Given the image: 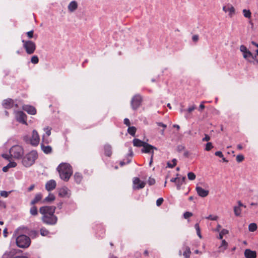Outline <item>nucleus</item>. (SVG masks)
<instances>
[{
	"instance_id": "nucleus-1",
	"label": "nucleus",
	"mask_w": 258,
	"mask_h": 258,
	"mask_svg": "<svg viewBox=\"0 0 258 258\" xmlns=\"http://www.w3.org/2000/svg\"><path fill=\"white\" fill-rule=\"evenodd\" d=\"M57 170L59 172L60 178L65 181H68L73 174L71 166L67 163L60 164L57 167Z\"/></svg>"
},
{
	"instance_id": "nucleus-2",
	"label": "nucleus",
	"mask_w": 258,
	"mask_h": 258,
	"mask_svg": "<svg viewBox=\"0 0 258 258\" xmlns=\"http://www.w3.org/2000/svg\"><path fill=\"white\" fill-rule=\"evenodd\" d=\"M37 157V152L35 150L31 151L23 157L22 163L26 167H30L34 164Z\"/></svg>"
},
{
	"instance_id": "nucleus-3",
	"label": "nucleus",
	"mask_w": 258,
	"mask_h": 258,
	"mask_svg": "<svg viewBox=\"0 0 258 258\" xmlns=\"http://www.w3.org/2000/svg\"><path fill=\"white\" fill-rule=\"evenodd\" d=\"M14 236L16 237V243L18 246L21 248L28 247L30 244V239L25 235H21L16 237V231L15 232Z\"/></svg>"
},
{
	"instance_id": "nucleus-4",
	"label": "nucleus",
	"mask_w": 258,
	"mask_h": 258,
	"mask_svg": "<svg viewBox=\"0 0 258 258\" xmlns=\"http://www.w3.org/2000/svg\"><path fill=\"white\" fill-rule=\"evenodd\" d=\"M11 157L16 159L22 158L24 154V150L20 145L13 146L10 150Z\"/></svg>"
},
{
	"instance_id": "nucleus-5",
	"label": "nucleus",
	"mask_w": 258,
	"mask_h": 258,
	"mask_svg": "<svg viewBox=\"0 0 258 258\" xmlns=\"http://www.w3.org/2000/svg\"><path fill=\"white\" fill-rule=\"evenodd\" d=\"M25 141L29 142L31 145L33 146H37L40 142V137L38 132L34 130L32 131L31 137L30 139H28L27 137H24Z\"/></svg>"
},
{
	"instance_id": "nucleus-6",
	"label": "nucleus",
	"mask_w": 258,
	"mask_h": 258,
	"mask_svg": "<svg viewBox=\"0 0 258 258\" xmlns=\"http://www.w3.org/2000/svg\"><path fill=\"white\" fill-rule=\"evenodd\" d=\"M22 42L23 47L25 49L26 52L29 54L33 53L36 49V45L32 41H25L23 40Z\"/></svg>"
},
{
	"instance_id": "nucleus-7",
	"label": "nucleus",
	"mask_w": 258,
	"mask_h": 258,
	"mask_svg": "<svg viewBox=\"0 0 258 258\" xmlns=\"http://www.w3.org/2000/svg\"><path fill=\"white\" fill-rule=\"evenodd\" d=\"M56 208L54 206H43L39 209L40 213L43 216H50L55 213Z\"/></svg>"
},
{
	"instance_id": "nucleus-8",
	"label": "nucleus",
	"mask_w": 258,
	"mask_h": 258,
	"mask_svg": "<svg viewBox=\"0 0 258 258\" xmlns=\"http://www.w3.org/2000/svg\"><path fill=\"white\" fill-rule=\"evenodd\" d=\"M42 221L47 224L54 225L57 222V218L53 214V215L51 214L50 216H43Z\"/></svg>"
},
{
	"instance_id": "nucleus-9",
	"label": "nucleus",
	"mask_w": 258,
	"mask_h": 258,
	"mask_svg": "<svg viewBox=\"0 0 258 258\" xmlns=\"http://www.w3.org/2000/svg\"><path fill=\"white\" fill-rule=\"evenodd\" d=\"M16 119L20 123L27 124L26 115L22 111H14Z\"/></svg>"
},
{
	"instance_id": "nucleus-10",
	"label": "nucleus",
	"mask_w": 258,
	"mask_h": 258,
	"mask_svg": "<svg viewBox=\"0 0 258 258\" xmlns=\"http://www.w3.org/2000/svg\"><path fill=\"white\" fill-rule=\"evenodd\" d=\"M223 11L228 13V16L230 18L233 17L235 15V9L234 7L230 4H227L224 6L222 8Z\"/></svg>"
},
{
	"instance_id": "nucleus-11",
	"label": "nucleus",
	"mask_w": 258,
	"mask_h": 258,
	"mask_svg": "<svg viewBox=\"0 0 258 258\" xmlns=\"http://www.w3.org/2000/svg\"><path fill=\"white\" fill-rule=\"evenodd\" d=\"M133 188L134 190L140 189L144 188L145 186V182L141 180L138 177H135L133 180Z\"/></svg>"
},
{
	"instance_id": "nucleus-12",
	"label": "nucleus",
	"mask_w": 258,
	"mask_h": 258,
	"mask_svg": "<svg viewBox=\"0 0 258 258\" xmlns=\"http://www.w3.org/2000/svg\"><path fill=\"white\" fill-rule=\"evenodd\" d=\"M142 98L139 95H135L131 101V106L133 109H137L141 105Z\"/></svg>"
},
{
	"instance_id": "nucleus-13",
	"label": "nucleus",
	"mask_w": 258,
	"mask_h": 258,
	"mask_svg": "<svg viewBox=\"0 0 258 258\" xmlns=\"http://www.w3.org/2000/svg\"><path fill=\"white\" fill-rule=\"evenodd\" d=\"M2 105L6 109H10L14 107H17L18 104L11 99H7L3 101Z\"/></svg>"
},
{
	"instance_id": "nucleus-14",
	"label": "nucleus",
	"mask_w": 258,
	"mask_h": 258,
	"mask_svg": "<svg viewBox=\"0 0 258 258\" xmlns=\"http://www.w3.org/2000/svg\"><path fill=\"white\" fill-rule=\"evenodd\" d=\"M154 149L157 150L156 147L146 143L143 147L142 152L145 153H151L153 155Z\"/></svg>"
},
{
	"instance_id": "nucleus-15",
	"label": "nucleus",
	"mask_w": 258,
	"mask_h": 258,
	"mask_svg": "<svg viewBox=\"0 0 258 258\" xmlns=\"http://www.w3.org/2000/svg\"><path fill=\"white\" fill-rule=\"evenodd\" d=\"M70 195V190L66 186L62 187L58 189V196L60 197H69Z\"/></svg>"
},
{
	"instance_id": "nucleus-16",
	"label": "nucleus",
	"mask_w": 258,
	"mask_h": 258,
	"mask_svg": "<svg viewBox=\"0 0 258 258\" xmlns=\"http://www.w3.org/2000/svg\"><path fill=\"white\" fill-rule=\"evenodd\" d=\"M78 8V4L75 1H71L68 6V10L70 13H74Z\"/></svg>"
},
{
	"instance_id": "nucleus-17",
	"label": "nucleus",
	"mask_w": 258,
	"mask_h": 258,
	"mask_svg": "<svg viewBox=\"0 0 258 258\" xmlns=\"http://www.w3.org/2000/svg\"><path fill=\"white\" fill-rule=\"evenodd\" d=\"M196 189L198 195L202 198L207 197L209 192L208 190H206L199 186L196 187Z\"/></svg>"
},
{
	"instance_id": "nucleus-18",
	"label": "nucleus",
	"mask_w": 258,
	"mask_h": 258,
	"mask_svg": "<svg viewBox=\"0 0 258 258\" xmlns=\"http://www.w3.org/2000/svg\"><path fill=\"white\" fill-rule=\"evenodd\" d=\"M56 186V183L54 180L48 181L45 184V188L48 191H51L54 189Z\"/></svg>"
},
{
	"instance_id": "nucleus-19",
	"label": "nucleus",
	"mask_w": 258,
	"mask_h": 258,
	"mask_svg": "<svg viewBox=\"0 0 258 258\" xmlns=\"http://www.w3.org/2000/svg\"><path fill=\"white\" fill-rule=\"evenodd\" d=\"M23 109L30 114L34 115L36 113V109L32 106L28 105H24L23 106Z\"/></svg>"
},
{
	"instance_id": "nucleus-20",
	"label": "nucleus",
	"mask_w": 258,
	"mask_h": 258,
	"mask_svg": "<svg viewBox=\"0 0 258 258\" xmlns=\"http://www.w3.org/2000/svg\"><path fill=\"white\" fill-rule=\"evenodd\" d=\"M244 255L247 258H255L256 256V253L255 251L246 249L244 251Z\"/></svg>"
},
{
	"instance_id": "nucleus-21",
	"label": "nucleus",
	"mask_w": 258,
	"mask_h": 258,
	"mask_svg": "<svg viewBox=\"0 0 258 258\" xmlns=\"http://www.w3.org/2000/svg\"><path fill=\"white\" fill-rule=\"evenodd\" d=\"M16 253V250L12 249L9 251H7L3 255V258H14V256Z\"/></svg>"
},
{
	"instance_id": "nucleus-22",
	"label": "nucleus",
	"mask_w": 258,
	"mask_h": 258,
	"mask_svg": "<svg viewBox=\"0 0 258 258\" xmlns=\"http://www.w3.org/2000/svg\"><path fill=\"white\" fill-rule=\"evenodd\" d=\"M51 128L49 126L46 127L44 128V131L45 132V134L43 136V143H48L49 141L48 139H45V137H48L51 135Z\"/></svg>"
},
{
	"instance_id": "nucleus-23",
	"label": "nucleus",
	"mask_w": 258,
	"mask_h": 258,
	"mask_svg": "<svg viewBox=\"0 0 258 258\" xmlns=\"http://www.w3.org/2000/svg\"><path fill=\"white\" fill-rule=\"evenodd\" d=\"M228 247V243L225 240H222L221 244L218 247V252H223Z\"/></svg>"
},
{
	"instance_id": "nucleus-24",
	"label": "nucleus",
	"mask_w": 258,
	"mask_h": 258,
	"mask_svg": "<svg viewBox=\"0 0 258 258\" xmlns=\"http://www.w3.org/2000/svg\"><path fill=\"white\" fill-rule=\"evenodd\" d=\"M42 197H43V196H42V194H41V193L37 194L35 195L34 199L31 201V202L30 203L31 205H34L35 204L37 203L38 202L41 201L42 199Z\"/></svg>"
},
{
	"instance_id": "nucleus-25",
	"label": "nucleus",
	"mask_w": 258,
	"mask_h": 258,
	"mask_svg": "<svg viewBox=\"0 0 258 258\" xmlns=\"http://www.w3.org/2000/svg\"><path fill=\"white\" fill-rule=\"evenodd\" d=\"M54 200L55 196L52 194H49L47 197H46L43 201H41V203L44 204L46 203H51Z\"/></svg>"
},
{
	"instance_id": "nucleus-26",
	"label": "nucleus",
	"mask_w": 258,
	"mask_h": 258,
	"mask_svg": "<svg viewBox=\"0 0 258 258\" xmlns=\"http://www.w3.org/2000/svg\"><path fill=\"white\" fill-rule=\"evenodd\" d=\"M41 148L45 154H49L52 151V148L50 146H45L43 144H41Z\"/></svg>"
},
{
	"instance_id": "nucleus-27",
	"label": "nucleus",
	"mask_w": 258,
	"mask_h": 258,
	"mask_svg": "<svg viewBox=\"0 0 258 258\" xmlns=\"http://www.w3.org/2000/svg\"><path fill=\"white\" fill-rule=\"evenodd\" d=\"M133 143L134 146L136 147H143L144 144L146 143V142H143L138 139H135L133 140Z\"/></svg>"
},
{
	"instance_id": "nucleus-28",
	"label": "nucleus",
	"mask_w": 258,
	"mask_h": 258,
	"mask_svg": "<svg viewBox=\"0 0 258 258\" xmlns=\"http://www.w3.org/2000/svg\"><path fill=\"white\" fill-rule=\"evenodd\" d=\"M74 177L76 182L78 184L80 183L83 179L82 175L79 172L75 173Z\"/></svg>"
},
{
	"instance_id": "nucleus-29",
	"label": "nucleus",
	"mask_w": 258,
	"mask_h": 258,
	"mask_svg": "<svg viewBox=\"0 0 258 258\" xmlns=\"http://www.w3.org/2000/svg\"><path fill=\"white\" fill-rule=\"evenodd\" d=\"M157 125L160 127V128H162V129L160 130V133L162 135H164V131L165 128L167 127V125L165 124H164L162 122H157L156 123Z\"/></svg>"
},
{
	"instance_id": "nucleus-30",
	"label": "nucleus",
	"mask_w": 258,
	"mask_h": 258,
	"mask_svg": "<svg viewBox=\"0 0 258 258\" xmlns=\"http://www.w3.org/2000/svg\"><path fill=\"white\" fill-rule=\"evenodd\" d=\"M104 151H105V154L108 156H110L111 155V147L109 145H106L104 146Z\"/></svg>"
},
{
	"instance_id": "nucleus-31",
	"label": "nucleus",
	"mask_w": 258,
	"mask_h": 258,
	"mask_svg": "<svg viewBox=\"0 0 258 258\" xmlns=\"http://www.w3.org/2000/svg\"><path fill=\"white\" fill-rule=\"evenodd\" d=\"M242 13L244 17L247 19H250L251 17V13L249 10L243 9L242 10Z\"/></svg>"
},
{
	"instance_id": "nucleus-32",
	"label": "nucleus",
	"mask_w": 258,
	"mask_h": 258,
	"mask_svg": "<svg viewBox=\"0 0 258 258\" xmlns=\"http://www.w3.org/2000/svg\"><path fill=\"white\" fill-rule=\"evenodd\" d=\"M137 129L135 126H129L127 130V132L132 136H135Z\"/></svg>"
},
{
	"instance_id": "nucleus-33",
	"label": "nucleus",
	"mask_w": 258,
	"mask_h": 258,
	"mask_svg": "<svg viewBox=\"0 0 258 258\" xmlns=\"http://www.w3.org/2000/svg\"><path fill=\"white\" fill-rule=\"evenodd\" d=\"M191 251L190 248L188 247H186L185 249V250L183 252V255L185 258H189L190 256Z\"/></svg>"
},
{
	"instance_id": "nucleus-34",
	"label": "nucleus",
	"mask_w": 258,
	"mask_h": 258,
	"mask_svg": "<svg viewBox=\"0 0 258 258\" xmlns=\"http://www.w3.org/2000/svg\"><path fill=\"white\" fill-rule=\"evenodd\" d=\"M228 233V231L227 229H223L219 233L218 238L220 239H222L223 236Z\"/></svg>"
},
{
	"instance_id": "nucleus-35",
	"label": "nucleus",
	"mask_w": 258,
	"mask_h": 258,
	"mask_svg": "<svg viewBox=\"0 0 258 258\" xmlns=\"http://www.w3.org/2000/svg\"><path fill=\"white\" fill-rule=\"evenodd\" d=\"M12 192V190L7 191L5 190H2L0 191V197L4 198H7L9 195Z\"/></svg>"
},
{
	"instance_id": "nucleus-36",
	"label": "nucleus",
	"mask_w": 258,
	"mask_h": 258,
	"mask_svg": "<svg viewBox=\"0 0 258 258\" xmlns=\"http://www.w3.org/2000/svg\"><path fill=\"white\" fill-rule=\"evenodd\" d=\"M234 212L235 216H239L241 214V210L239 207L235 206L234 207Z\"/></svg>"
},
{
	"instance_id": "nucleus-37",
	"label": "nucleus",
	"mask_w": 258,
	"mask_h": 258,
	"mask_svg": "<svg viewBox=\"0 0 258 258\" xmlns=\"http://www.w3.org/2000/svg\"><path fill=\"white\" fill-rule=\"evenodd\" d=\"M257 225L255 223H252L249 225L248 229L251 232H253L256 230Z\"/></svg>"
},
{
	"instance_id": "nucleus-38",
	"label": "nucleus",
	"mask_w": 258,
	"mask_h": 258,
	"mask_svg": "<svg viewBox=\"0 0 258 258\" xmlns=\"http://www.w3.org/2000/svg\"><path fill=\"white\" fill-rule=\"evenodd\" d=\"M30 212L32 215H37L38 214L37 208L35 206H32L30 209Z\"/></svg>"
},
{
	"instance_id": "nucleus-39",
	"label": "nucleus",
	"mask_w": 258,
	"mask_h": 258,
	"mask_svg": "<svg viewBox=\"0 0 258 258\" xmlns=\"http://www.w3.org/2000/svg\"><path fill=\"white\" fill-rule=\"evenodd\" d=\"M195 228L197 231V235L200 238H201L202 235H201V232H200V228L199 224L198 223L196 224L195 225Z\"/></svg>"
},
{
	"instance_id": "nucleus-40",
	"label": "nucleus",
	"mask_w": 258,
	"mask_h": 258,
	"mask_svg": "<svg viewBox=\"0 0 258 258\" xmlns=\"http://www.w3.org/2000/svg\"><path fill=\"white\" fill-rule=\"evenodd\" d=\"M185 179V177H182L181 178H180L179 182L178 181H177V188L178 189H180V186L182 185V184L184 182V180Z\"/></svg>"
},
{
	"instance_id": "nucleus-41",
	"label": "nucleus",
	"mask_w": 258,
	"mask_h": 258,
	"mask_svg": "<svg viewBox=\"0 0 258 258\" xmlns=\"http://www.w3.org/2000/svg\"><path fill=\"white\" fill-rule=\"evenodd\" d=\"M40 234L43 236H47L49 234V231L45 228H42L40 229Z\"/></svg>"
},
{
	"instance_id": "nucleus-42",
	"label": "nucleus",
	"mask_w": 258,
	"mask_h": 258,
	"mask_svg": "<svg viewBox=\"0 0 258 258\" xmlns=\"http://www.w3.org/2000/svg\"><path fill=\"white\" fill-rule=\"evenodd\" d=\"M252 56V53L248 50L245 52L243 53V56L244 58L248 59Z\"/></svg>"
},
{
	"instance_id": "nucleus-43",
	"label": "nucleus",
	"mask_w": 258,
	"mask_h": 258,
	"mask_svg": "<svg viewBox=\"0 0 258 258\" xmlns=\"http://www.w3.org/2000/svg\"><path fill=\"white\" fill-rule=\"evenodd\" d=\"M39 61V59L37 56L34 55L31 57V62L34 64H37Z\"/></svg>"
},
{
	"instance_id": "nucleus-44",
	"label": "nucleus",
	"mask_w": 258,
	"mask_h": 258,
	"mask_svg": "<svg viewBox=\"0 0 258 258\" xmlns=\"http://www.w3.org/2000/svg\"><path fill=\"white\" fill-rule=\"evenodd\" d=\"M176 162H177V160L176 159H173L172 160V163H168V166L169 167H170V168H173V167H174L176 164Z\"/></svg>"
},
{
	"instance_id": "nucleus-45",
	"label": "nucleus",
	"mask_w": 258,
	"mask_h": 258,
	"mask_svg": "<svg viewBox=\"0 0 258 258\" xmlns=\"http://www.w3.org/2000/svg\"><path fill=\"white\" fill-rule=\"evenodd\" d=\"M187 177L189 180H192L196 178V175L193 172H189Z\"/></svg>"
},
{
	"instance_id": "nucleus-46",
	"label": "nucleus",
	"mask_w": 258,
	"mask_h": 258,
	"mask_svg": "<svg viewBox=\"0 0 258 258\" xmlns=\"http://www.w3.org/2000/svg\"><path fill=\"white\" fill-rule=\"evenodd\" d=\"M206 218L207 219H210L211 220L216 221L218 219V217L216 215H210L208 217H207Z\"/></svg>"
},
{
	"instance_id": "nucleus-47",
	"label": "nucleus",
	"mask_w": 258,
	"mask_h": 258,
	"mask_svg": "<svg viewBox=\"0 0 258 258\" xmlns=\"http://www.w3.org/2000/svg\"><path fill=\"white\" fill-rule=\"evenodd\" d=\"M213 148L212 144L211 142H209L206 144L205 150L206 151H209Z\"/></svg>"
},
{
	"instance_id": "nucleus-48",
	"label": "nucleus",
	"mask_w": 258,
	"mask_h": 258,
	"mask_svg": "<svg viewBox=\"0 0 258 258\" xmlns=\"http://www.w3.org/2000/svg\"><path fill=\"white\" fill-rule=\"evenodd\" d=\"M192 216V213L189 212H186L183 214V217L185 219H187L188 218L191 217Z\"/></svg>"
},
{
	"instance_id": "nucleus-49",
	"label": "nucleus",
	"mask_w": 258,
	"mask_h": 258,
	"mask_svg": "<svg viewBox=\"0 0 258 258\" xmlns=\"http://www.w3.org/2000/svg\"><path fill=\"white\" fill-rule=\"evenodd\" d=\"M243 159H244V157L242 155H238L236 156V160L238 162H240L242 161L243 160Z\"/></svg>"
},
{
	"instance_id": "nucleus-50",
	"label": "nucleus",
	"mask_w": 258,
	"mask_h": 258,
	"mask_svg": "<svg viewBox=\"0 0 258 258\" xmlns=\"http://www.w3.org/2000/svg\"><path fill=\"white\" fill-rule=\"evenodd\" d=\"M148 183L150 185H152L155 184V180L151 177H150L148 180Z\"/></svg>"
},
{
	"instance_id": "nucleus-51",
	"label": "nucleus",
	"mask_w": 258,
	"mask_h": 258,
	"mask_svg": "<svg viewBox=\"0 0 258 258\" xmlns=\"http://www.w3.org/2000/svg\"><path fill=\"white\" fill-rule=\"evenodd\" d=\"M163 199L161 198H159L157 201H156V205L157 206H160L162 205V204L163 203Z\"/></svg>"
},
{
	"instance_id": "nucleus-52",
	"label": "nucleus",
	"mask_w": 258,
	"mask_h": 258,
	"mask_svg": "<svg viewBox=\"0 0 258 258\" xmlns=\"http://www.w3.org/2000/svg\"><path fill=\"white\" fill-rule=\"evenodd\" d=\"M240 50L243 53H244V52H245L246 51L248 50V49H247V48L244 46V45H241L240 47Z\"/></svg>"
},
{
	"instance_id": "nucleus-53",
	"label": "nucleus",
	"mask_w": 258,
	"mask_h": 258,
	"mask_svg": "<svg viewBox=\"0 0 258 258\" xmlns=\"http://www.w3.org/2000/svg\"><path fill=\"white\" fill-rule=\"evenodd\" d=\"M8 167L10 168L15 167L17 165V163L15 162H10L8 165Z\"/></svg>"
},
{
	"instance_id": "nucleus-54",
	"label": "nucleus",
	"mask_w": 258,
	"mask_h": 258,
	"mask_svg": "<svg viewBox=\"0 0 258 258\" xmlns=\"http://www.w3.org/2000/svg\"><path fill=\"white\" fill-rule=\"evenodd\" d=\"M27 35L29 38H31L33 36V31H30L27 32Z\"/></svg>"
},
{
	"instance_id": "nucleus-55",
	"label": "nucleus",
	"mask_w": 258,
	"mask_h": 258,
	"mask_svg": "<svg viewBox=\"0 0 258 258\" xmlns=\"http://www.w3.org/2000/svg\"><path fill=\"white\" fill-rule=\"evenodd\" d=\"M215 155L220 158H223V155L221 151H217L215 153Z\"/></svg>"
},
{
	"instance_id": "nucleus-56",
	"label": "nucleus",
	"mask_w": 258,
	"mask_h": 258,
	"mask_svg": "<svg viewBox=\"0 0 258 258\" xmlns=\"http://www.w3.org/2000/svg\"><path fill=\"white\" fill-rule=\"evenodd\" d=\"M192 40L193 41H194L195 42H197L199 40V36L197 35H195L192 36Z\"/></svg>"
},
{
	"instance_id": "nucleus-57",
	"label": "nucleus",
	"mask_w": 258,
	"mask_h": 258,
	"mask_svg": "<svg viewBox=\"0 0 258 258\" xmlns=\"http://www.w3.org/2000/svg\"><path fill=\"white\" fill-rule=\"evenodd\" d=\"M179 180H180V178H178V177L172 178V179H170L171 182H175L176 183H177V181H178V182H179Z\"/></svg>"
},
{
	"instance_id": "nucleus-58",
	"label": "nucleus",
	"mask_w": 258,
	"mask_h": 258,
	"mask_svg": "<svg viewBox=\"0 0 258 258\" xmlns=\"http://www.w3.org/2000/svg\"><path fill=\"white\" fill-rule=\"evenodd\" d=\"M210 140V137L207 135H205V137L203 139V141L206 142V141H209Z\"/></svg>"
},
{
	"instance_id": "nucleus-59",
	"label": "nucleus",
	"mask_w": 258,
	"mask_h": 258,
	"mask_svg": "<svg viewBox=\"0 0 258 258\" xmlns=\"http://www.w3.org/2000/svg\"><path fill=\"white\" fill-rule=\"evenodd\" d=\"M124 123L127 126H130V120L127 118H125L124 119Z\"/></svg>"
},
{
	"instance_id": "nucleus-60",
	"label": "nucleus",
	"mask_w": 258,
	"mask_h": 258,
	"mask_svg": "<svg viewBox=\"0 0 258 258\" xmlns=\"http://www.w3.org/2000/svg\"><path fill=\"white\" fill-rule=\"evenodd\" d=\"M196 108V106L195 105H193L190 107H189L187 109V111L189 112H191V111H192L194 110H195Z\"/></svg>"
},
{
	"instance_id": "nucleus-61",
	"label": "nucleus",
	"mask_w": 258,
	"mask_h": 258,
	"mask_svg": "<svg viewBox=\"0 0 258 258\" xmlns=\"http://www.w3.org/2000/svg\"><path fill=\"white\" fill-rule=\"evenodd\" d=\"M9 169V167H8V165H7L6 166H5L3 167V171L5 172H6L8 171Z\"/></svg>"
},
{
	"instance_id": "nucleus-62",
	"label": "nucleus",
	"mask_w": 258,
	"mask_h": 258,
	"mask_svg": "<svg viewBox=\"0 0 258 258\" xmlns=\"http://www.w3.org/2000/svg\"><path fill=\"white\" fill-rule=\"evenodd\" d=\"M2 157L7 160H9L10 159L9 155L7 154H3Z\"/></svg>"
},
{
	"instance_id": "nucleus-63",
	"label": "nucleus",
	"mask_w": 258,
	"mask_h": 258,
	"mask_svg": "<svg viewBox=\"0 0 258 258\" xmlns=\"http://www.w3.org/2000/svg\"><path fill=\"white\" fill-rule=\"evenodd\" d=\"M221 226L220 225H218L217 228L215 229V231L219 232L220 230Z\"/></svg>"
},
{
	"instance_id": "nucleus-64",
	"label": "nucleus",
	"mask_w": 258,
	"mask_h": 258,
	"mask_svg": "<svg viewBox=\"0 0 258 258\" xmlns=\"http://www.w3.org/2000/svg\"><path fill=\"white\" fill-rule=\"evenodd\" d=\"M14 258H28V257L25 256L21 255V256H17Z\"/></svg>"
}]
</instances>
